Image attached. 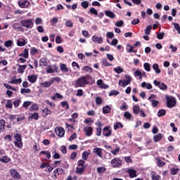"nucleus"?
I'll use <instances>...</instances> for the list:
<instances>
[{"label": "nucleus", "mask_w": 180, "mask_h": 180, "mask_svg": "<svg viewBox=\"0 0 180 180\" xmlns=\"http://www.w3.org/2000/svg\"><path fill=\"white\" fill-rule=\"evenodd\" d=\"M89 79H92V77L89 75L78 78L75 83V88L85 87L88 84H89Z\"/></svg>", "instance_id": "obj_1"}, {"label": "nucleus", "mask_w": 180, "mask_h": 180, "mask_svg": "<svg viewBox=\"0 0 180 180\" xmlns=\"http://www.w3.org/2000/svg\"><path fill=\"white\" fill-rule=\"evenodd\" d=\"M131 82V77L130 75H125V79H121L119 81V85L120 86H122V88H124V86H127V85H130Z\"/></svg>", "instance_id": "obj_2"}, {"label": "nucleus", "mask_w": 180, "mask_h": 180, "mask_svg": "<svg viewBox=\"0 0 180 180\" xmlns=\"http://www.w3.org/2000/svg\"><path fill=\"white\" fill-rule=\"evenodd\" d=\"M85 160H79L77 162V167L76 169L77 174H82L85 171Z\"/></svg>", "instance_id": "obj_3"}, {"label": "nucleus", "mask_w": 180, "mask_h": 180, "mask_svg": "<svg viewBox=\"0 0 180 180\" xmlns=\"http://www.w3.org/2000/svg\"><path fill=\"white\" fill-rule=\"evenodd\" d=\"M166 100H167V106L169 108H174L175 105H176V100H175V98L172 96H166Z\"/></svg>", "instance_id": "obj_4"}, {"label": "nucleus", "mask_w": 180, "mask_h": 180, "mask_svg": "<svg viewBox=\"0 0 180 180\" xmlns=\"http://www.w3.org/2000/svg\"><path fill=\"white\" fill-rule=\"evenodd\" d=\"M20 25L27 29H32L33 27V20L32 19L22 20L20 21Z\"/></svg>", "instance_id": "obj_5"}, {"label": "nucleus", "mask_w": 180, "mask_h": 180, "mask_svg": "<svg viewBox=\"0 0 180 180\" xmlns=\"http://www.w3.org/2000/svg\"><path fill=\"white\" fill-rule=\"evenodd\" d=\"M155 99H157V95L155 94H151L148 97V101H150L153 108H157V106H158V103H160V101Z\"/></svg>", "instance_id": "obj_6"}, {"label": "nucleus", "mask_w": 180, "mask_h": 180, "mask_svg": "<svg viewBox=\"0 0 180 180\" xmlns=\"http://www.w3.org/2000/svg\"><path fill=\"white\" fill-rule=\"evenodd\" d=\"M111 165L113 168H119L120 167H122V160L119 158H115L111 160Z\"/></svg>", "instance_id": "obj_7"}, {"label": "nucleus", "mask_w": 180, "mask_h": 180, "mask_svg": "<svg viewBox=\"0 0 180 180\" xmlns=\"http://www.w3.org/2000/svg\"><path fill=\"white\" fill-rule=\"evenodd\" d=\"M153 84L155 86H158L162 91H166L167 88H168L165 84L157 80H154Z\"/></svg>", "instance_id": "obj_8"}, {"label": "nucleus", "mask_w": 180, "mask_h": 180, "mask_svg": "<svg viewBox=\"0 0 180 180\" xmlns=\"http://www.w3.org/2000/svg\"><path fill=\"white\" fill-rule=\"evenodd\" d=\"M56 134L59 137H64V134H65V130H64V128L57 127L55 129Z\"/></svg>", "instance_id": "obj_9"}, {"label": "nucleus", "mask_w": 180, "mask_h": 180, "mask_svg": "<svg viewBox=\"0 0 180 180\" xmlns=\"http://www.w3.org/2000/svg\"><path fill=\"white\" fill-rule=\"evenodd\" d=\"M56 70H58V68L56 65H48L46 68V72L48 74H53L54 73L55 71H56Z\"/></svg>", "instance_id": "obj_10"}, {"label": "nucleus", "mask_w": 180, "mask_h": 180, "mask_svg": "<svg viewBox=\"0 0 180 180\" xmlns=\"http://www.w3.org/2000/svg\"><path fill=\"white\" fill-rule=\"evenodd\" d=\"M18 4L20 8H28L29 5H30V2L26 0H20L18 1Z\"/></svg>", "instance_id": "obj_11"}, {"label": "nucleus", "mask_w": 180, "mask_h": 180, "mask_svg": "<svg viewBox=\"0 0 180 180\" xmlns=\"http://www.w3.org/2000/svg\"><path fill=\"white\" fill-rule=\"evenodd\" d=\"M10 174L13 178H15V179H20L21 176L19 172L16 171L15 169H11L10 170Z\"/></svg>", "instance_id": "obj_12"}, {"label": "nucleus", "mask_w": 180, "mask_h": 180, "mask_svg": "<svg viewBox=\"0 0 180 180\" xmlns=\"http://www.w3.org/2000/svg\"><path fill=\"white\" fill-rule=\"evenodd\" d=\"M103 131V135H104L105 137H110V136H112V129H109L108 127H104Z\"/></svg>", "instance_id": "obj_13"}, {"label": "nucleus", "mask_w": 180, "mask_h": 180, "mask_svg": "<svg viewBox=\"0 0 180 180\" xmlns=\"http://www.w3.org/2000/svg\"><path fill=\"white\" fill-rule=\"evenodd\" d=\"M91 40L94 43H98V44H102V43H103V39H102V37H99L98 36H93L91 37Z\"/></svg>", "instance_id": "obj_14"}, {"label": "nucleus", "mask_w": 180, "mask_h": 180, "mask_svg": "<svg viewBox=\"0 0 180 180\" xmlns=\"http://www.w3.org/2000/svg\"><path fill=\"white\" fill-rule=\"evenodd\" d=\"M84 131L86 136H92V131H94V129L91 127H85Z\"/></svg>", "instance_id": "obj_15"}, {"label": "nucleus", "mask_w": 180, "mask_h": 180, "mask_svg": "<svg viewBox=\"0 0 180 180\" xmlns=\"http://www.w3.org/2000/svg\"><path fill=\"white\" fill-rule=\"evenodd\" d=\"M127 172L129 174L130 178H136L137 176V171L134 170V169H129Z\"/></svg>", "instance_id": "obj_16"}, {"label": "nucleus", "mask_w": 180, "mask_h": 180, "mask_svg": "<svg viewBox=\"0 0 180 180\" xmlns=\"http://www.w3.org/2000/svg\"><path fill=\"white\" fill-rule=\"evenodd\" d=\"M17 66L19 67L17 70L19 74H23L25 72V70H26L27 67L26 65H20L19 64H17Z\"/></svg>", "instance_id": "obj_17"}, {"label": "nucleus", "mask_w": 180, "mask_h": 180, "mask_svg": "<svg viewBox=\"0 0 180 180\" xmlns=\"http://www.w3.org/2000/svg\"><path fill=\"white\" fill-rule=\"evenodd\" d=\"M93 153L96 154L100 158H102V148H95L93 150Z\"/></svg>", "instance_id": "obj_18"}, {"label": "nucleus", "mask_w": 180, "mask_h": 180, "mask_svg": "<svg viewBox=\"0 0 180 180\" xmlns=\"http://www.w3.org/2000/svg\"><path fill=\"white\" fill-rule=\"evenodd\" d=\"M60 70L62 72H68V68H67V65L64 63L60 64Z\"/></svg>", "instance_id": "obj_19"}, {"label": "nucleus", "mask_w": 180, "mask_h": 180, "mask_svg": "<svg viewBox=\"0 0 180 180\" xmlns=\"http://www.w3.org/2000/svg\"><path fill=\"white\" fill-rule=\"evenodd\" d=\"M53 84V80L50 81V82H45L44 83H41V86L42 88H49L50 86H51V84Z\"/></svg>", "instance_id": "obj_20"}, {"label": "nucleus", "mask_w": 180, "mask_h": 180, "mask_svg": "<svg viewBox=\"0 0 180 180\" xmlns=\"http://www.w3.org/2000/svg\"><path fill=\"white\" fill-rule=\"evenodd\" d=\"M150 176L152 178V180H160V175L157 174L155 172H150Z\"/></svg>", "instance_id": "obj_21"}, {"label": "nucleus", "mask_w": 180, "mask_h": 180, "mask_svg": "<svg viewBox=\"0 0 180 180\" xmlns=\"http://www.w3.org/2000/svg\"><path fill=\"white\" fill-rule=\"evenodd\" d=\"M28 81H30V82H32V84H34V82L37 81V76L34 75L28 76Z\"/></svg>", "instance_id": "obj_22"}, {"label": "nucleus", "mask_w": 180, "mask_h": 180, "mask_svg": "<svg viewBox=\"0 0 180 180\" xmlns=\"http://www.w3.org/2000/svg\"><path fill=\"white\" fill-rule=\"evenodd\" d=\"M105 15H106L108 18H110V19H113L116 16L115 13L112 12L111 11H105Z\"/></svg>", "instance_id": "obj_23"}, {"label": "nucleus", "mask_w": 180, "mask_h": 180, "mask_svg": "<svg viewBox=\"0 0 180 180\" xmlns=\"http://www.w3.org/2000/svg\"><path fill=\"white\" fill-rule=\"evenodd\" d=\"M17 45L19 46L20 47L25 46L26 40L25 39H19L17 41Z\"/></svg>", "instance_id": "obj_24"}, {"label": "nucleus", "mask_w": 180, "mask_h": 180, "mask_svg": "<svg viewBox=\"0 0 180 180\" xmlns=\"http://www.w3.org/2000/svg\"><path fill=\"white\" fill-rule=\"evenodd\" d=\"M141 86L142 88H146V89H151L153 88V85H151V84L146 82L141 83Z\"/></svg>", "instance_id": "obj_25"}, {"label": "nucleus", "mask_w": 180, "mask_h": 180, "mask_svg": "<svg viewBox=\"0 0 180 180\" xmlns=\"http://www.w3.org/2000/svg\"><path fill=\"white\" fill-rule=\"evenodd\" d=\"M28 119L30 120L34 119V120H39V114L37 112L34 113H31L30 115L29 116Z\"/></svg>", "instance_id": "obj_26"}, {"label": "nucleus", "mask_w": 180, "mask_h": 180, "mask_svg": "<svg viewBox=\"0 0 180 180\" xmlns=\"http://www.w3.org/2000/svg\"><path fill=\"white\" fill-rule=\"evenodd\" d=\"M97 85H98V86H100V88H103L104 89L108 88V85L103 84V79H98L97 81Z\"/></svg>", "instance_id": "obj_27"}, {"label": "nucleus", "mask_w": 180, "mask_h": 180, "mask_svg": "<svg viewBox=\"0 0 180 180\" xmlns=\"http://www.w3.org/2000/svg\"><path fill=\"white\" fill-rule=\"evenodd\" d=\"M127 51L128 53H137V50L134 49V47L131 46V45L127 46Z\"/></svg>", "instance_id": "obj_28"}, {"label": "nucleus", "mask_w": 180, "mask_h": 180, "mask_svg": "<svg viewBox=\"0 0 180 180\" xmlns=\"http://www.w3.org/2000/svg\"><path fill=\"white\" fill-rule=\"evenodd\" d=\"M162 139V134H158L153 136V140L155 143H158V141H160Z\"/></svg>", "instance_id": "obj_29"}, {"label": "nucleus", "mask_w": 180, "mask_h": 180, "mask_svg": "<svg viewBox=\"0 0 180 180\" xmlns=\"http://www.w3.org/2000/svg\"><path fill=\"white\" fill-rule=\"evenodd\" d=\"M43 116H49V115H51V110L47 108L42 110Z\"/></svg>", "instance_id": "obj_30"}, {"label": "nucleus", "mask_w": 180, "mask_h": 180, "mask_svg": "<svg viewBox=\"0 0 180 180\" xmlns=\"http://www.w3.org/2000/svg\"><path fill=\"white\" fill-rule=\"evenodd\" d=\"M24 57V58H29V49H25L24 51L20 54V56Z\"/></svg>", "instance_id": "obj_31"}, {"label": "nucleus", "mask_w": 180, "mask_h": 180, "mask_svg": "<svg viewBox=\"0 0 180 180\" xmlns=\"http://www.w3.org/2000/svg\"><path fill=\"white\" fill-rule=\"evenodd\" d=\"M1 162H5V164H7V162H9L11 161V158L8 156H3L0 158Z\"/></svg>", "instance_id": "obj_32"}, {"label": "nucleus", "mask_w": 180, "mask_h": 180, "mask_svg": "<svg viewBox=\"0 0 180 180\" xmlns=\"http://www.w3.org/2000/svg\"><path fill=\"white\" fill-rule=\"evenodd\" d=\"M153 69L155 70L156 74H160V72H161V70H160L158 64H157V63H154L153 65Z\"/></svg>", "instance_id": "obj_33"}, {"label": "nucleus", "mask_w": 180, "mask_h": 180, "mask_svg": "<svg viewBox=\"0 0 180 180\" xmlns=\"http://www.w3.org/2000/svg\"><path fill=\"white\" fill-rule=\"evenodd\" d=\"M140 107L139 105H134L133 107V112L135 115H139L141 112Z\"/></svg>", "instance_id": "obj_34"}, {"label": "nucleus", "mask_w": 180, "mask_h": 180, "mask_svg": "<svg viewBox=\"0 0 180 180\" xmlns=\"http://www.w3.org/2000/svg\"><path fill=\"white\" fill-rule=\"evenodd\" d=\"M110 106L109 105H106L105 107L103 108V113L104 114H108V113H110Z\"/></svg>", "instance_id": "obj_35"}, {"label": "nucleus", "mask_w": 180, "mask_h": 180, "mask_svg": "<svg viewBox=\"0 0 180 180\" xmlns=\"http://www.w3.org/2000/svg\"><path fill=\"white\" fill-rule=\"evenodd\" d=\"M113 71L117 74H122V72H123L124 70H123V68H122V67L118 66L117 68H115L113 69Z\"/></svg>", "instance_id": "obj_36"}, {"label": "nucleus", "mask_w": 180, "mask_h": 180, "mask_svg": "<svg viewBox=\"0 0 180 180\" xmlns=\"http://www.w3.org/2000/svg\"><path fill=\"white\" fill-rule=\"evenodd\" d=\"M21 83H22V79L20 78L13 79L10 82V84H14L15 85L18 84H21Z\"/></svg>", "instance_id": "obj_37"}, {"label": "nucleus", "mask_w": 180, "mask_h": 180, "mask_svg": "<svg viewBox=\"0 0 180 180\" xmlns=\"http://www.w3.org/2000/svg\"><path fill=\"white\" fill-rule=\"evenodd\" d=\"M5 130V120H0V131H4Z\"/></svg>", "instance_id": "obj_38"}, {"label": "nucleus", "mask_w": 180, "mask_h": 180, "mask_svg": "<svg viewBox=\"0 0 180 180\" xmlns=\"http://www.w3.org/2000/svg\"><path fill=\"white\" fill-rule=\"evenodd\" d=\"M165 113H167V111L164 109L160 110L158 112V117H161L162 116H165Z\"/></svg>", "instance_id": "obj_39"}, {"label": "nucleus", "mask_w": 180, "mask_h": 180, "mask_svg": "<svg viewBox=\"0 0 180 180\" xmlns=\"http://www.w3.org/2000/svg\"><path fill=\"white\" fill-rule=\"evenodd\" d=\"M14 144L18 148H22V147H23V143H22V141H15Z\"/></svg>", "instance_id": "obj_40"}, {"label": "nucleus", "mask_w": 180, "mask_h": 180, "mask_svg": "<svg viewBox=\"0 0 180 180\" xmlns=\"http://www.w3.org/2000/svg\"><path fill=\"white\" fill-rule=\"evenodd\" d=\"M65 20V26L67 27H72L74 26V24L71 22L70 20L64 19Z\"/></svg>", "instance_id": "obj_41"}, {"label": "nucleus", "mask_w": 180, "mask_h": 180, "mask_svg": "<svg viewBox=\"0 0 180 180\" xmlns=\"http://www.w3.org/2000/svg\"><path fill=\"white\" fill-rule=\"evenodd\" d=\"M123 127V124L120 122H117L114 124V130H117V129H122Z\"/></svg>", "instance_id": "obj_42"}, {"label": "nucleus", "mask_w": 180, "mask_h": 180, "mask_svg": "<svg viewBox=\"0 0 180 180\" xmlns=\"http://www.w3.org/2000/svg\"><path fill=\"white\" fill-rule=\"evenodd\" d=\"M152 27H153L151 25L146 27V28L145 29V34H146V36H148V34H150V33H151Z\"/></svg>", "instance_id": "obj_43"}, {"label": "nucleus", "mask_w": 180, "mask_h": 180, "mask_svg": "<svg viewBox=\"0 0 180 180\" xmlns=\"http://www.w3.org/2000/svg\"><path fill=\"white\" fill-rule=\"evenodd\" d=\"M108 95L109 96H117V95H119V91L117 90H112L110 91Z\"/></svg>", "instance_id": "obj_44"}, {"label": "nucleus", "mask_w": 180, "mask_h": 180, "mask_svg": "<svg viewBox=\"0 0 180 180\" xmlns=\"http://www.w3.org/2000/svg\"><path fill=\"white\" fill-rule=\"evenodd\" d=\"M179 171V169L174 167L170 169V173L172 175H176V174H178Z\"/></svg>", "instance_id": "obj_45"}, {"label": "nucleus", "mask_w": 180, "mask_h": 180, "mask_svg": "<svg viewBox=\"0 0 180 180\" xmlns=\"http://www.w3.org/2000/svg\"><path fill=\"white\" fill-rule=\"evenodd\" d=\"M105 171L106 168L103 167H97V172H98V174H103Z\"/></svg>", "instance_id": "obj_46"}, {"label": "nucleus", "mask_w": 180, "mask_h": 180, "mask_svg": "<svg viewBox=\"0 0 180 180\" xmlns=\"http://www.w3.org/2000/svg\"><path fill=\"white\" fill-rule=\"evenodd\" d=\"M88 157H89V153L87 151H85L82 153V159L84 160V161H86L88 160Z\"/></svg>", "instance_id": "obj_47"}, {"label": "nucleus", "mask_w": 180, "mask_h": 180, "mask_svg": "<svg viewBox=\"0 0 180 180\" xmlns=\"http://www.w3.org/2000/svg\"><path fill=\"white\" fill-rule=\"evenodd\" d=\"M124 117H125V119H127V120H131V114H130V112H125L124 113Z\"/></svg>", "instance_id": "obj_48"}, {"label": "nucleus", "mask_w": 180, "mask_h": 180, "mask_svg": "<svg viewBox=\"0 0 180 180\" xmlns=\"http://www.w3.org/2000/svg\"><path fill=\"white\" fill-rule=\"evenodd\" d=\"M6 107L8 109H12V100H8L6 103Z\"/></svg>", "instance_id": "obj_49"}, {"label": "nucleus", "mask_w": 180, "mask_h": 180, "mask_svg": "<svg viewBox=\"0 0 180 180\" xmlns=\"http://www.w3.org/2000/svg\"><path fill=\"white\" fill-rule=\"evenodd\" d=\"M61 105H62V108H65V109H70V105H68V102L62 101Z\"/></svg>", "instance_id": "obj_50"}, {"label": "nucleus", "mask_w": 180, "mask_h": 180, "mask_svg": "<svg viewBox=\"0 0 180 180\" xmlns=\"http://www.w3.org/2000/svg\"><path fill=\"white\" fill-rule=\"evenodd\" d=\"M121 110H127L129 109V107L127 106V104L126 103H124L120 107Z\"/></svg>", "instance_id": "obj_51"}, {"label": "nucleus", "mask_w": 180, "mask_h": 180, "mask_svg": "<svg viewBox=\"0 0 180 180\" xmlns=\"http://www.w3.org/2000/svg\"><path fill=\"white\" fill-rule=\"evenodd\" d=\"M89 12L92 15H95L96 16H98V11H96V9H95V8H90Z\"/></svg>", "instance_id": "obj_52"}, {"label": "nucleus", "mask_w": 180, "mask_h": 180, "mask_svg": "<svg viewBox=\"0 0 180 180\" xmlns=\"http://www.w3.org/2000/svg\"><path fill=\"white\" fill-rule=\"evenodd\" d=\"M84 71H85L86 72H92V68L89 67V66H84L83 68Z\"/></svg>", "instance_id": "obj_53"}, {"label": "nucleus", "mask_w": 180, "mask_h": 180, "mask_svg": "<svg viewBox=\"0 0 180 180\" xmlns=\"http://www.w3.org/2000/svg\"><path fill=\"white\" fill-rule=\"evenodd\" d=\"M164 34H165L164 32H160L157 34V38L159 40H162L164 39Z\"/></svg>", "instance_id": "obj_54"}, {"label": "nucleus", "mask_w": 180, "mask_h": 180, "mask_svg": "<svg viewBox=\"0 0 180 180\" xmlns=\"http://www.w3.org/2000/svg\"><path fill=\"white\" fill-rule=\"evenodd\" d=\"M143 67H144L146 71H147L148 72H150V63H144Z\"/></svg>", "instance_id": "obj_55"}, {"label": "nucleus", "mask_w": 180, "mask_h": 180, "mask_svg": "<svg viewBox=\"0 0 180 180\" xmlns=\"http://www.w3.org/2000/svg\"><path fill=\"white\" fill-rule=\"evenodd\" d=\"M81 6L84 9H86V8H88V6H89V3H88V1H82L81 4Z\"/></svg>", "instance_id": "obj_56"}, {"label": "nucleus", "mask_w": 180, "mask_h": 180, "mask_svg": "<svg viewBox=\"0 0 180 180\" xmlns=\"http://www.w3.org/2000/svg\"><path fill=\"white\" fill-rule=\"evenodd\" d=\"M123 25H124V22H123V20L117 21V22L115 23V26H116L117 27H122V26H123Z\"/></svg>", "instance_id": "obj_57"}, {"label": "nucleus", "mask_w": 180, "mask_h": 180, "mask_svg": "<svg viewBox=\"0 0 180 180\" xmlns=\"http://www.w3.org/2000/svg\"><path fill=\"white\" fill-rule=\"evenodd\" d=\"M40 65H44L45 67L47 66V61H46V58H42L40 60Z\"/></svg>", "instance_id": "obj_58"}, {"label": "nucleus", "mask_w": 180, "mask_h": 180, "mask_svg": "<svg viewBox=\"0 0 180 180\" xmlns=\"http://www.w3.org/2000/svg\"><path fill=\"white\" fill-rule=\"evenodd\" d=\"M20 94H30V89H21Z\"/></svg>", "instance_id": "obj_59"}, {"label": "nucleus", "mask_w": 180, "mask_h": 180, "mask_svg": "<svg viewBox=\"0 0 180 180\" xmlns=\"http://www.w3.org/2000/svg\"><path fill=\"white\" fill-rule=\"evenodd\" d=\"M38 109H39V107L37 106V105L34 104L30 107V110L31 112H34V110H37Z\"/></svg>", "instance_id": "obj_60"}, {"label": "nucleus", "mask_w": 180, "mask_h": 180, "mask_svg": "<svg viewBox=\"0 0 180 180\" xmlns=\"http://www.w3.org/2000/svg\"><path fill=\"white\" fill-rule=\"evenodd\" d=\"M174 29H176V30H177L179 34H180V27H179V24L178 23H173Z\"/></svg>", "instance_id": "obj_61"}, {"label": "nucleus", "mask_w": 180, "mask_h": 180, "mask_svg": "<svg viewBox=\"0 0 180 180\" xmlns=\"http://www.w3.org/2000/svg\"><path fill=\"white\" fill-rule=\"evenodd\" d=\"M50 22H51V25H56L57 22H58V18H53L52 19H51Z\"/></svg>", "instance_id": "obj_62"}, {"label": "nucleus", "mask_w": 180, "mask_h": 180, "mask_svg": "<svg viewBox=\"0 0 180 180\" xmlns=\"http://www.w3.org/2000/svg\"><path fill=\"white\" fill-rule=\"evenodd\" d=\"M165 165V162H164L162 160L158 159V167H164Z\"/></svg>", "instance_id": "obj_63"}, {"label": "nucleus", "mask_w": 180, "mask_h": 180, "mask_svg": "<svg viewBox=\"0 0 180 180\" xmlns=\"http://www.w3.org/2000/svg\"><path fill=\"white\" fill-rule=\"evenodd\" d=\"M4 46L6 47H11V46H12V41L11 40L6 41L4 42Z\"/></svg>", "instance_id": "obj_64"}]
</instances>
